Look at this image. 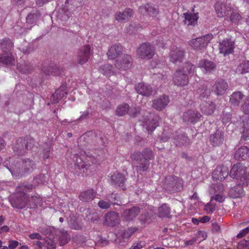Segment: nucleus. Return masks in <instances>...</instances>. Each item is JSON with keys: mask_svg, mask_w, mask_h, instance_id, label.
I'll return each instance as SVG.
<instances>
[{"mask_svg": "<svg viewBox=\"0 0 249 249\" xmlns=\"http://www.w3.org/2000/svg\"><path fill=\"white\" fill-rule=\"evenodd\" d=\"M184 22L187 25H195L197 23L198 18L197 14L184 13Z\"/></svg>", "mask_w": 249, "mask_h": 249, "instance_id": "ea45409f", "label": "nucleus"}, {"mask_svg": "<svg viewBox=\"0 0 249 249\" xmlns=\"http://www.w3.org/2000/svg\"><path fill=\"white\" fill-rule=\"evenodd\" d=\"M242 111L246 114H249V97L248 98L241 106Z\"/></svg>", "mask_w": 249, "mask_h": 249, "instance_id": "338daca9", "label": "nucleus"}, {"mask_svg": "<svg viewBox=\"0 0 249 249\" xmlns=\"http://www.w3.org/2000/svg\"><path fill=\"white\" fill-rule=\"evenodd\" d=\"M98 207L101 209H108L110 208L111 203L106 199H101L98 203Z\"/></svg>", "mask_w": 249, "mask_h": 249, "instance_id": "052dcab7", "label": "nucleus"}, {"mask_svg": "<svg viewBox=\"0 0 249 249\" xmlns=\"http://www.w3.org/2000/svg\"><path fill=\"white\" fill-rule=\"evenodd\" d=\"M31 184H21L16 188V194L10 199L11 206L15 208L22 209L27 207L28 196L26 193L32 189Z\"/></svg>", "mask_w": 249, "mask_h": 249, "instance_id": "f03ea898", "label": "nucleus"}, {"mask_svg": "<svg viewBox=\"0 0 249 249\" xmlns=\"http://www.w3.org/2000/svg\"><path fill=\"white\" fill-rule=\"evenodd\" d=\"M131 159L136 162L135 169L137 172L146 171L149 167V161L154 159V154L149 148H144L142 152L136 151L131 155Z\"/></svg>", "mask_w": 249, "mask_h": 249, "instance_id": "f257e3e1", "label": "nucleus"}, {"mask_svg": "<svg viewBox=\"0 0 249 249\" xmlns=\"http://www.w3.org/2000/svg\"><path fill=\"white\" fill-rule=\"evenodd\" d=\"M35 140L31 137L20 138L18 139L13 146V152L15 155L22 156L34 146Z\"/></svg>", "mask_w": 249, "mask_h": 249, "instance_id": "20e7f679", "label": "nucleus"}, {"mask_svg": "<svg viewBox=\"0 0 249 249\" xmlns=\"http://www.w3.org/2000/svg\"><path fill=\"white\" fill-rule=\"evenodd\" d=\"M228 88V84L226 81L223 79H219L213 86L212 91L217 96H220L224 94Z\"/></svg>", "mask_w": 249, "mask_h": 249, "instance_id": "dca6fc26", "label": "nucleus"}, {"mask_svg": "<svg viewBox=\"0 0 249 249\" xmlns=\"http://www.w3.org/2000/svg\"><path fill=\"white\" fill-rule=\"evenodd\" d=\"M137 53L142 59H150L155 54V48L149 43H143L137 49Z\"/></svg>", "mask_w": 249, "mask_h": 249, "instance_id": "6e6552de", "label": "nucleus"}, {"mask_svg": "<svg viewBox=\"0 0 249 249\" xmlns=\"http://www.w3.org/2000/svg\"><path fill=\"white\" fill-rule=\"evenodd\" d=\"M195 68L196 67L194 65L189 62H187L183 65L182 68H180V69L181 71H183V72L187 73L188 77L189 78V76L193 75Z\"/></svg>", "mask_w": 249, "mask_h": 249, "instance_id": "603ef678", "label": "nucleus"}, {"mask_svg": "<svg viewBox=\"0 0 249 249\" xmlns=\"http://www.w3.org/2000/svg\"><path fill=\"white\" fill-rule=\"evenodd\" d=\"M189 78L187 73L183 72L180 69L176 70L173 77V82L178 86H184L188 83Z\"/></svg>", "mask_w": 249, "mask_h": 249, "instance_id": "ddd939ff", "label": "nucleus"}, {"mask_svg": "<svg viewBox=\"0 0 249 249\" xmlns=\"http://www.w3.org/2000/svg\"><path fill=\"white\" fill-rule=\"evenodd\" d=\"M245 97V95L241 91L233 92L230 96V103L233 107H239L241 101Z\"/></svg>", "mask_w": 249, "mask_h": 249, "instance_id": "2f4dec72", "label": "nucleus"}, {"mask_svg": "<svg viewBox=\"0 0 249 249\" xmlns=\"http://www.w3.org/2000/svg\"><path fill=\"white\" fill-rule=\"evenodd\" d=\"M96 191L92 189H89L85 191L79 196V199L83 202H89L92 200L95 197Z\"/></svg>", "mask_w": 249, "mask_h": 249, "instance_id": "c756f323", "label": "nucleus"}, {"mask_svg": "<svg viewBox=\"0 0 249 249\" xmlns=\"http://www.w3.org/2000/svg\"><path fill=\"white\" fill-rule=\"evenodd\" d=\"M212 38V35L208 34L202 37L192 39L189 44L195 50H201L208 45Z\"/></svg>", "mask_w": 249, "mask_h": 249, "instance_id": "1a4fd4ad", "label": "nucleus"}, {"mask_svg": "<svg viewBox=\"0 0 249 249\" xmlns=\"http://www.w3.org/2000/svg\"><path fill=\"white\" fill-rule=\"evenodd\" d=\"M134 15V11L129 8H126L123 12H118L115 15V18L119 22L128 21Z\"/></svg>", "mask_w": 249, "mask_h": 249, "instance_id": "4be33fe9", "label": "nucleus"}, {"mask_svg": "<svg viewBox=\"0 0 249 249\" xmlns=\"http://www.w3.org/2000/svg\"><path fill=\"white\" fill-rule=\"evenodd\" d=\"M71 16V12L66 7L60 8L57 13L56 17L57 19L61 21H67Z\"/></svg>", "mask_w": 249, "mask_h": 249, "instance_id": "4c0bfd02", "label": "nucleus"}, {"mask_svg": "<svg viewBox=\"0 0 249 249\" xmlns=\"http://www.w3.org/2000/svg\"><path fill=\"white\" fill-rule=\"evenodd\" d=\"M229 195L233 198H240L245 196L243 186L241 184H238L231 188L229 192Z\"/></svg>", "mask_w": 249, "mask_h": 249, "instance_id": "a878e982", "label": "nucleus"}, {"mask_svg": "<svg viewBox=\"0 0 249 249\" xmlns=\"http://www.w3.org/2000/svg\"><path fill=\"white\" fill-rule=\"evenodd\" d=\"M90 53V47L89 45L81 47L77 53L76 59L78 63L83 65L87 62L89 58Z\"/></svg>", "mask_w": 249, "mask_h": 249, "instance_id": "9b49d317", "label": "nucleus"}, {"mask_svg": "<svg viewBox=\"0 0 249 249\" xmlns=\"http://www.w3.org/2000/svg\"><path fill=\"white\" fill-rule=\"evenodd\" d=\"M234 158L237 160H245L249 157V149L247 146L238 148L234 154Z\"/></svg>", "mask_w": 249, "mask_h": 249, "instance_id": "7c9ffc66", "label": "nucleus"}, {"mask_svg": "<svg viewBox=\"0 0 249 249\" xmlns=\"http://www.w3.org/2000/svg\"><path fill=\"white\" fill-rule=\"evenodd\" d=\"M85 153L89 158L88 161H90L93 164H99L104 158V153L100 149H96L91 152H85Z\"/></svg>", "mask_w": 249, "mask_h": 249, "instance_id": "2eb2a0df", "label": "nucleus"}, {"mask_svg": "<svg viewBox=\"0 0 249 249\" xmlns=\"http://www.w3.org/2000/svg\"><path fill=\"white\" fill-rule=\"evenodd\" d=\"M231 113L224 110L221 115V120L223 123L226 124L231 121Z\"/></svg>", "mask_w": 249, "mask_h": 249, "instance_id": "bf43d9fd", "label": "nucleus"}, {"mask_svg": "<svg viewBox=\"0 0 249 249\" xmlns=\"http://www.w3.org/2000/svg\"><path fill=\"white\" fill-rule=\"evenodd\" d=\"M59 236V244L61 246L67 244L71 238V236L68 233L67 231L63 229L60 231V235Z\"/></svg>", "mask_w": 249, "mask_h": 249, "instance_id": "8fccbe9b", "label": "nucleus"}, {"mask_svg": "<svg viewBox=\"0 0 249 249\" xmlns=\"http://www.w3.org/2000/svg\"><path fill=\"white\" fill-rule=\"evenodd\" d=\"M66 89V85L65 84H63L58 89L56 90L55 93L56 94V96L58 97V99L60 100L66 98L67 92L65 91Z\"/></svg>", "mask_w": 249, "mask_h": 249, "instance_id": "5fc2aeb1", "label": "nucleus"}, {"mask_svg": "<svg viewBox=\"0 0 249 249\" xmlns=\"http://www.w3.org/2000/svg\"><path fill=\"white\" fill-rule=\"evenodd\" d=\"M173 140L174 143L178 146H187L190 143V140L186 134L181 130L176 132Z\"/></svg>", "mask_w": 249, "mask_h": 249, "instance_id": "f8f14e48", "label": "nucleus"}, {"mask_svg": "<svg viewBox=\"0 0 249 249\" xmlns=\"http://www.w3.org/2000/svg\"><path fill=\"white\" fill-rule=\"evenodd\" d=\"M201 110L203 113L210 115L213 114L215 109V106L212 102H204L201 105Z\"/></svg>", "mask_w": 249, "mask_h": 249, "instance_id": "c9c22d12", "label": "nucleus"}, {"mask_svg": "<svg viewBox=\"0 0 249 249\" xmlns=\"http://www.w3.org/2000/svg\"><path fill=\"white\" fill-rule=\"evenodd\" d=\"M46 172H47L46 171ZM48 175L47 173H41L36 176L34 179L35 184L38 185L40 184H44L48 179Z\"/></svg>", "mask_w": 249, "mask_h": 249, "instance_id": "6e6d98bb", "label": "nucleus"}, {"mask_svg": "<svg viewBox=\"0 0 249 249\" xmlns=\"http://www.w3.org/2000/svg\"><path fill=\"white\" fill-rule=\"evenodd\" d=\"M119 214L116 212L110 211L105 215L104 224L109 226H115L119 223Z\"/></svg>", "mask_w": 249, "mask_h": 249, "instance_id": "412c9836", "label": "nucleus"}, {"mask_svg": "<svg viewBox=\"0 0 249 249\" xmlns=\"http://www.w3.org/2000/svg\"><path fill=\"white\" fill-rule=\"evenodd\" d=\"M215 10L218 17L220 18L228 16L231 12V10H227L225 4L218 2L215 4Z\"/></svg>", "mask_w": 249, "mask_h": 249, "instance_id": "72a5a7b5", "label": "nucleus"}, {"mask_svg": "<svg viewBox=\"0 0 249 249\" xmlns=\"http://www.w3.org/2000/svg\"><path fill=\"white\" fill-rule=\"evenodd\" d=\"M19 71L24 73L30 72L33 70V67L29 62H24L18 66Z\"/></svg>", "mask_w": 249, "mask_h": 249, "instance_id": "4d7b16f0", "label": "nucleus"}, {"mask_svg": "<svg viewBox=\"0 0 249 249\" xmlns=\"http://www.w3.org/2000/svg\"><path fill=\"white\" fill-rule=\"evenodd\" d=\"M129 106L126 103H123L118 106L116 109V114L118 116H123L128 113Z\"/></svg>", "mask_w": 249, "mask_h": 249, "instance_id": "09e8293b", "label": "nucleus"}, {"mask_svg": "<svg viewBox=\"0 0 249 249\" xmlns=\"http://www.w3.org/2000/svg\"><path fill=\"white\" fill-rule=\"evenodd\" d=\"M9 159V165L7 163L6 164L12 174L15 172L21 175L23 173L31 172L36 167L34 161L29 159H18L16 160L14 158L10 157Z\"/></svg>", "mask_w": 249, "mask_h": 249, "instance_id": "7ed1b4c3", "label": "nucleus"}, {"mask_svg": "<svg viewBox=\"0 0 249 249\" xmlns=\"http://www.w3.org/2000/svg\"><path fill=\"white\" fill-rule=\"evenodd\" d=\"M229 174L228 168L224 165L218 166L213 173V178L215 180L222 181Z\"/></svg>", "mask_w": 249, "mask_h": 249, "instance_id": "f3484780", "label": "nucleus"}, {"mask_svg": "<svg viewBox=\"0 0 249 249\" xmlns=\"http://www.w3.org/2000/svg\"><path fill=\"white\" fill-rule=\"evenodd\" d=\"M169 102L170 99L169 97L163 95L153 100L152 107L155 109L161 111L167 106Z\"/></svg>", "mask_w": 249, "mask_h": 249, "instance_id": "6ab92c4d", "label": "nucleus"}, {"mask_svg": "<svg viewBox=\"0 0 249 249\" xmlns=\"http://www.w3.org/2000/svg\"><path fill=\"white\" fill-rule=\"evenodd\" d=\"M22 23L21 22H18L17 24L14 26V30L15 34L21 35L24 33L25 29L22 28Z\"/></svg>", "mask_w": 249, "mask_h": 249, "instance_id": "e2e57ef3", "label": "nucleus"}, {"mask_svg": "<svg viewBox=\"0 0 249 249\" xmlns=\"http://www.w3.org/2000/svg\"><path fill=\"white\" fill-rule=\"evenodd\" d=\"M184 56V51L179 48H173L170 53V61L173 63L181 62Z\"/></svg>", "mask_w": 249, "mask_h": 249, "instance_id": "b1692460", "label": "nucleus"}, {"mask_svg": "<svg viewBox=\"0 0 249 249\" xmlns=\"http://www.w3.org/2000/svg\"><path fill=\"white\" fill-rule=\"evenodd\" d=\"M140 212V208L133 207L130 209L125 210L122 213V216L126 220L130 221L135 218Z\"/></svg>", "mask_w": 249, "mask_h": 249, "instance_id": "bb28decb", "label": "nucleus"}, {"mask_svg": "<svg viewBox=\"0 0 249 249\" xmlns=\"http://www.w3.org/2000/svg\"><path fill=\"white\" fill-rule=\"evenodd\" d=\"M199 67L203 68L207 72H212L216 69V65L214 63L208 60H202L198 63Z\"/></svg>", "mask_w": 249, "mask_h": 249, "instance_id": "58836bf2", "label": "nucleus"}, {"mask_svg": "<svg viewBox=\"0 0 249 249\" xmlns=\"http://www.w3.org/2000/svg\"><path fill=\"white\" fill-rule=\"evenodd\" d=\"M230 176L233 178L240 179L245 182L249 177L246 167L242 163H238L234 164L231 169Z\"/></svg>", "mask_w": 249, "mask_h": 249, "instance_id": "0eeeda50", "label": "nucleus"}, {"mask_svg": "<svg viewBox=\"0 0 249 249\" xmlns=\"http://www.w3.org/2000/svg\"><path fill=\"white\" fill-rule=\"evenodd\" d=\"M13 47V43L8 38H3L0 42V47L3 53H9Z\"/></svg>", "mask_w": 249, "mask_h": 249, "instance_id": "c03bdc74", "label": "nucleus"}, {"mask_svg": "<svg viewBox=\"0 0 249 249\" xmlns=\"http://www.w3.org/2000/svg\"><path fill=\"white\" fill-rule=\"evenodd\" d=\"M163 188L169 194L181 191L183 188V180L177 176L170 175L165 178Z\"/></svg>", "mask_w": 249, "mask_h": 249, "instance_id": "39448f33", "label": "nucleus"}, {"mask_svg": "<svg viewBox=\"0 0 249 249\" xmlns=\"http://www.w3.org/2000/svg\"><path fill=\"white\" fill-rule=\"evenodd\" d=\"M152 209L153 207H150L144 213L141 214L139 220L142 223L150 222L152 220L156 214Z\"/></svg>", "mask_w": 249, "mask_h": 249, "instance_id": "e433bc0d", "label": "nucleus"}, {"mask_svg": "<svg viewBox=\"0 0 249 249\" xmlns=\"http://www.w3.org/2000/svg\"><path fill=\"white\" fill-rule=\"evenodd\" d=\"M99 71L106 76H110L114 72L112 66L108 64L101 66Z\"/></svg>", "mask_w": 249, "mask_h": 249, "instance_id": "3c124183", "label": "nucleus"}, {"mask_svg": "<svg viewBox=\"0 0 249 249\" xmlns=\"http://www.w3.org/2000/svg\"><path fill=\"white\" fill-rule=\"evenodd\" d=\"M139 10L141 14L145 16L155 17L158 14V9L149 4L140 6Z\"/></svg>", "mask_w": 249, "mask_h": 249, "instance_id": "cd10ccee", "label": "nucleus"}, {"mask_svg": "<svg viewBox=\"0 0 249 249\" xmlns=\"http://www.w3.org/2000/svg\"><path fill=\"white\" fill-rule=\"evenodd\" d=\"M224 186L221 183H216L210 186L209 188L210 194L212 196H214L216 194H221L224 193Z\"/></svg>", "mask_w": 249, "mask_h": 249, "instance_id": "49530a36", "label": "nucleus"}, {"mask_svg": "<svg viewBox=\"0 0 249 249\" xmlns=\"http://www.w3.org/2000/svg\"><path fill=\"white\" fill-rule=\"evenodd\" d=\"M123 47L120 44H115L111 46L107 53L109 59L114 60L122 53Z\"/></svg>", "mask_w": 249, "mask_h": 249, "instance_id": "5701e85b", "label": "nucleus"}, {"mask_svg": "<svg viewBox=\"0 0 249 249\" xmlns=\"http://www.w3.org/2000/svg\"><path fill=\"white\" fill-rule=\"evenodd\" d=\"M137 92L142 96H149L152 93V88L149 85L139 83L135 87Z\"/></svg>", "mask_w": 249, "mask_h": 249, "instance_id": "393cba45", "label": "nucleus"}, {"mask_svg": "<svg viewBox=\"0 0 249 249\" xmlns=\"http://www.w3.org/2000/svg\"><path fill=\"white\" fill-rule=\"evenodd\" d=\"M138 230L136 227H130L125 230L123 232V238H129L135 232Z\"/></svg>", "mask_w": 249, "mask_h": 249, "instance_id": "680f3d73", "label": "nucleus"}, {"mask_svg": "<svg viewBox=\"0 0 249 249\" xmlns=\"http://www.w3.org/2000/svg\"><path fill=\"white\" fill-rule=\"evenodd\" d=\"M111 179L115 186L120 187L123 190L124 189L125 178L124 175L121 173L114 174L111 176Z\"/></svg>", "mask_w": 249, "mask_h": 249, "instance_id": "c85d7f7f", "label": "nucleus"}, {"mask_svg": "<svg viewBox=\"0 0 249 249\" xmlns=\"http://www.w3.org/2000/svg\"><path fill=\"white\" fill-rule=\"evenodd\" d=\"M225 199L224 193H221V194H216L214 196H211V201L213 202V200L219 203H222L224 201Z\"/></svg>", "mask_w": 249, "mask_h": 249, "instance_id": "0e129e2a", "label": "nucleus"}, {"mask_svg": "<svg viewBox=\"0 0 249 249\" xmlns=\"http://www.w3.org/2000/svg\"><path fill=\"white\" fill-rule=\"evenodd\" d=\"M249 72V61H245L241 63L236 68V72L243 74Z\"/></svg>", "mask_w": 249, "mask_h": 249, "instance_id": "864d4df0", "label": "nucleus"}, {"mask_svg": "<svg viewBox=\"0 0 249 249\" xmlns=\"http://www.w3.org/2000/svg\"><path fill=\"white\" fill-rule=\"evenodd\" d=\"M106 199L108 200L111 205L121 206L123 204L117 194L110 193L106 195Z\"/></svg>", "mask_w": 249, "mask_h": 249, "instance_id": "a19ab883", "label": "nucleus"}, {"mask_svg": "<svg viewBox=\"0 0 249 249\" xmlns=\"http://www.w3.org/2000/svg\"><path fill=\"white\" fill-rule=\"evenodd\" d=\"M170 208L166 204H163L158 208L157 215L160 218L169 217Z\"/></svg>", "mask_w": 249, "mask_h": 249, "instance_id": "37998d69", "label": "nucleus"}, {"mask_svg": "<svg viewBox=\"0 0 249 249\" xmlns=\"http://www.w3.org/2000/svg\"><path fill=\"white\" fill-rule=\"evenodd\" d=\"M40 17V14L38 11L31 12L26 17V22L28 24H33L35 25Z\"/></svg>", "mask_w": 249, "mask_h": 249, "instance_id": "de8ad7c7", "label": "nucleus"}, {"mask_svg": "<svg viewBox=\"0 0 249 249\" xmlns=\"http://www.w3.org/2000/svg\"><path fill=\"white\" fill-rule=\"evenodd\" d=\"M159 116H155L149 112L144 111L142 113L140 121L148 131L152 132L159 125Z\"/></svg>", "mask_w": 249, "mask_h": 249, "instance_id": "423d86ee", "label": "nucleus"}, {"mask_svg": "<svg viewBox=\"0 0 249 249\" xmlns=\"http://www.w3.org/2000/svg\"><path fill=\"white\" fill-rule=\"evenodd\" d=\"M242 137L245 140L249 137V116L243 117L242 126Z\"/></svg>", "mask_w": 249, "mask_h": 249, "instance_id": "79ce46f5", "label": "nucleus"}, {"mask_svg": "<svg viewBox=\"0 0 249 249\" xmlns=\"http://www.w3.org/2000/svg\"><path fill=\"white\" fill-rule=\"evenodd\" d=\"M231 20L232 22L237 23L240 19V16L236 12H230Z\"/></svg>", "mask_w": 249, "mask_h": 249, "instance_id": "774afa93", "label": "nucleus"}, {"mask_svg": "<svg viewBox=\"0 0 249 249\" xmlns=\"http://www.w3.org/2000/svg\"><path fill=\"white\" fill-rule=\"evenodd\" d=\"M210 94L211 90L210 86L203 85L197 89L196 95L197 98L203 99L209 97Z\"/></svg>", "mask_w": 249, "mask_h": 249, "instance_id": "f704fd0d", "label": "nucleus"}, {"mask_svg": "<svg viewBox=\"0 0 249 249\" xmlns=\"http://www.w3.org/2000/svg\"><path fill=\"white\" fill-rule=\"evenodd\" d=\"M140 107H135L132 108L128 111V114L131 117H136L140 113Z\"/></svg>", "mask_w": 249, "mask_h": 249, "instance_id": "69168bd1", "label": "nucleus"}, {"mask_svg": "<svg viewBox=\"0 0 249 249\" xmlns=\"http://www.w3.org/2000/svg\"><path fill=\"white\" fill-rule=\"evenodd\" d=\"M234 48V42L231 39H226L219 43V49L220 53L225 56L232 53Z\"/></svg>", "mask_w": 249, "mask_h": 249, "instance_id": "4468645a", "label": "nucleus"}, {"mask_svg": "<svg viewBox=\"0 0 249 249\" xmlns=\"http://www.w3.org/2000/svg\"><path fill=\"white\" fill-rule=\"evenodd\" d=\"M0 63L5 66L15 65V59L11 53H3L0 54Z\"/></svg>", "mask_w": 249, "mask_h": 249, "instance_id": "473e14b6", "label": "nucleus"}, {"mask_svg": "<svg viewBox=\"0 0 249 249\" xmlns=\"http://www.w3.org/2000/svg\"><path fill=\"white\" fill-rule=\"evenodd\" d=\"M40 200L39 198L36 196H32L30 198L28 197V204L27 207L30 208H34L37 206V204Z\"/></svg>", "mask_w": 249, "mask_h": 249, "instance_id": "13d9d810", "label": "nucleus"}, {"mask_svg": "<svg viewBox=\"0 0 249 249\" xmlns=\"http://www.w3.org/2000/svg\"><path fill=\"white\" fill-rule=\"evenodd\" d=\"M46 75H58L61 74V70L54 66L43 67L41 70Z\"/></svg>", "mask_w": 249, "mask_h": 249, "instance_id": "a18cd8bd", "label": "nucleus"}, {"mask_svg": "<svg viewBox=\"0 0 249 249\" xmlns=\"http://www.w3.org/2000/svg\"><path fill=\"white\" fill-rule=\"evenodd\" d=\"M210 142L213 146H218L222 144L224 140V132L217 129L210 136Z\"/></svg>", "mask_w": 249, "mask_h": 249, "instance_id": "aec40b11", "label": "nucleus"}, {"mask_svg": "<svg viewBox=\"0 0 249 249\" xmlns=\"http://www.w3.org/2000/svg\"><path fill=\"white\" fill-rule=\"evenodd\" d=\"M201 116L197 110H189L183 113L182 120L187 124H195L200 120Z\"/></svg>", "mask_w": 249, "mask_h": 249, "instance_id": "9d476101", "label": "nucleus"}, {"mask_svg": "<svg viewBox=\"0 0 249 249\" xmlns=\"http://www.w3.org/2000/svg\"><path fill=\"white\" fill-rule=\"evenodd\" d=\"M132 63V58L130 55L125 54H124L121 59H117L115 61V66L119 69L125 70L129 69Z\"/></svg>", "mask_w": 249, "mask_h": 249, "instance_id": "a211bd4d", "label": "nucleus"}]
</instances>
